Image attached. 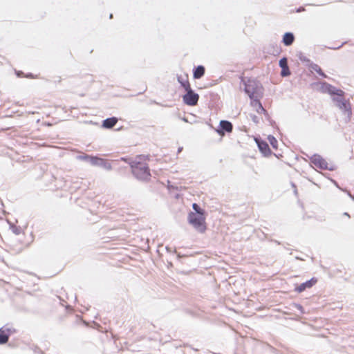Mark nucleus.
I'll list each match as a JSON object with an SVG mask.
<instances>
[{"label": "nucleus", "mask_w": 354, "mask_h": 354, "mask_svg": "<svg viewBox=\"0 0 354 354\" xmlns=\"http://www.w3.org/2000/svg\"><path fill=\"white\" fill-rule=\"evenodd\" d=\"M133 175L139 180H149L151 177L147 160L145 157L139 156L131 163Z\"/></svg>", "instance_id": "obj_1"}, {"label": "nucleus", "mask_w": 354, "mask_h": 354, "mask_svg": "<svg viewBox=\"0 0 354 354\" xmlns=\"http://www.w3.org/2000/svg\"><path fill=\"white\" fill-rule=\"evenodd\" d=\"M188 221L200 233H204L207 230L205 214L198 215L190 212L188 215Z\"/></svg>", "instance_id": "obj_2"}, {"label": "nucleus", "mask_w": 354, "mask_h": 354, "mask_svg": "<svg viewBox=\"0 0 354 354\" xmlns=\"http://www.w3.org/2000/svg\"><path fill=\"white\" fill-rule=\"evenodd\" d=\"M337 106L342 112V120L344 123L351 121L352 116V109L350 102L344 99L337 100Z\"/></svg>", "instance_id": "obj_3"}, {"label": "nucleus", "mask_w": 354, "mask_h": 354, "mask_svg": "<svg viewBox=\"0 0 354 354\" xmlns=\"http://www.w3.org/2000/svg\"><path fill=\"white\" fill-rule=\"evenodd\" d=\"M310 162L317 168L323 170L333 171L335 169V166L331 163H328L320 155L314 154L310 158Z\"/></svg>", "instance_id": "obj_4"}, {"label": "nucleus", "mask_w": 354, "mask_h": 354, "mask_svg": "<svg viewBox=\"0 0 354 354\" xmlns=\"http://www.w3.org/2000/svg\"><path fill=\"white\" fill-rule=\"evenodd\" d=\"M185 91L187 93L183 97L184 102L189 106L196 105L199 99V95L194 93L191 87L190 89H185Z\"/></svg>", "instance_id": "obj_5"}, {"label": "nucleus", "mask_w": 354, "mask_h": 354, "mask_svg": "<svg viewBox=\"0 0 354 354\" xmlns=\"http://www.w3.org/2000/svg\"><path fill=\"white\" fill-rule=\"evenodd\" d=\"M15 330L8 326H4L0 328V344H6L8 342L9 337L13 334Z\"/></svg>", "instance_id": "obj_6"}, {"label": "nucleus", "mask_w": 354, "mask_h": 354, "mask_svg": "<svg viewBox=\"0 0 354 354\" xmlns=\"http://www.w3.org/2000/svg\"><path fill=\"white\" fill-rule=\"evenodd\" d=\"M251 106L259 115H264L266 117L268 115L267 111L263 107L259 100L256 99L252 100L251 101Z\"/></svg>", "instance_id": "obj_7"}, {"label": "nucleus", "mask_w": 354, "mask_h": 354, "mask_svg": "<svg viewBox=\"0 0 354 354\" xmlns=\"http://www.w3.org/2000/svg\"><path fill=\"white\" fill-rule=\"evenodd\" d=\"M221 129H218L217 132L220 135H224V131L231 133L233 129L232 124L227 120H221L220 122Z\"/></svg>", "instance_id": "obj_8"}, {"label": "nucleus", "mask_w": 354, "mask_h": 354, "mask_svg": "<svg viewBox=\"0 0 354 354\" xmlns=\"http://www.w3.org/2000/svg\"><path fill=\"white\" fill-rule=\"evenodd\" d=\"M317 279L312 278L311 279L306 281L305 283H303L299 286H297L295 288V291H297V292H301L304 291L306 288H310L311 287H313L317 283Z\"/></svg>", "instance_id": "obj_9"}, {"label": "nucleus", "mask_w": 354, "mask_h": 354, "mask_svg": "<svg viewBox=\"0 0 354 354\" xmlns=\"http://www.w3.org/2000/svg\"><path fill=\"white\" fill-rule=\"evenodd\" d=\"M255 83L252 81H248L245 84V91L251 99L254 97L257 93V88L254 86Z\"/></svg>", "instance_id": "obj_10"}, {"label": "nucleus", "mask_w": 354, "mask_h": 354, "mask_svg": "<svg viewBox=\"0 0 354 354\" xmlns=\"http://www.w3.org/2000/svg\"><path fill=\"white\" fill-rule=\"evenodd\" d=\"M178 81L184 89H190L191 85L189 81L188 74L178 76Z\"/></svg>", "instance_id": "obj_11"}, {"label": "nucleus", "mask_w": 354, "mask_h": 354, "mask_svg": "<svg viewBox=\"0 0 354 354\" xmlns=\"http://www.w3.org/2000/svg\"><path fill=\"white\" fill-rule=\"evenodd\" d=\"M324 85L326 86L327 91L330 95H336L340 97L344 96V92L342 90L336 88L335 87L328 84H324Z\"/></svg>", "instance_id": "obj_12"}, {"label": "nucleus", "mask_w": 354, "mask_h": 354, "mask_svg": "<svg viewBox=\"0 0 354 354\" xmlns=\"http://www.w3.org/2000/svg\"><path fill=\"white\" fill-rule=\"evenodd\" d=\"M84 158L89 160L93 165L102 166L106 163V161L104 159L95 156H86Z\"/></svg>", "instance_id": "obj_13"}, {"label": "nucleus", "mask_w": 354, "mask_h": 354, "mask_svg": "<svg viewBox=\"0 0 354 354\" xmlns=\"http://www.w3.org/2000/svg\"><path fill=\"white\" fill-rule=\"evenodd\" d=\"M118 120V118L115 117L107 118L103 121L102 127L106 129H111L116 124Z\"/></svg>", "instance_id": "obj_14"}, {"label": "nucleus", "mask_w": 354, "mask_h": 354, "mask_svg": "<svg viewBox=\"0 0 354 354\" xmlns=\"http://www.w3.org/2000/svg\"><path fill=\"white\" fill-rule=\"evenodd\" d=\"M205 71V69L203 66H198L194 70V72H193L194 78V79L201 78L204 75Z\"/></svg>", "instance_id": "obj_15"}, {"label": "nucleus", "mask_w": 354, "mask_h": 354, "mask_svg": "<svg viewBox=\"0 0 354 354\" xmlns=\"http://www.w3.org/2000/svg\"><path fill=\"white\" fill-rule=\"evenodd\" d=\"M295 40L293 34L290 32H286L283 37V42L286 46L291 45Z\"/></svg>", "instance_id": "obj_16"}, {"label": "nucleus", "mask_w": 354, "mask_h": 354, "mask_svg": "<svg viewBox=\"0 0 354 354\" xmlns=\"http://www.w3.org/2000/svg\"><path fill=\"white\" fill-rule=\"evenodd\" d=\"M259 147L260 150L263 152L264 153H267L270 152V148L267 142H261L258 143Z\"/></svg>", "instance_id": "obj_17"}, {"label": "nucleus", "mask_w": 354, "mask_h": 354, "mask_svg": "<svg viewBox=\"0 0 354 354\" xmlns=\"http://www.w3.org/2000/svg\"><path fill=\"white\" fill-rule=\"evenodd\" d=\"M192 207L194 209V211L196 212L195 213L197 214L198 215H204L205 214L204 209H201L196 203H194L192 205Z\"/></svg>", "instance_id": "obj_18"}, {"label": "nucleus", "mask_w": 354, "mask_h": 354, "mask_svg": "<svg viewBox=\"0 0 354 354\" xmlns=\"http://www.w3.org/2000/svg\"><path fill=\"white\" fill-rule=\"evenodd\" d=\"M313 70L318 73L319 75L326 77V75L324 74V73L322 71V68L318 65H315L313 67Z\"/></svg>", "instance_id": "obj_19"}, {"label": "nucleus", "mask_w": 354, "mask_h": 354, "mask_svg": "<svg viewBox=\"0 0 354 354\" xmlns=\"http://www.w3.org/2000/svg\"><path fill=\"white\" fill-rule=\"evenodd\" d=\"M268 140L272 147L277 149L278 143L277 139L274 136H269Z\"/></svg>", "instance_id": "obj_20"}, {"label": "nucleus", "mask_w": 354, "mask_h": 354, "mask_svg": "<svg viewBox=\"0 0 354 354\" xmlns=\"http://www.w3.org/2000/svg\"><path fill=\"white\" fill-rule=\"evenodd\" d=\"M279 66L281 68L288 67L287 59L285 57L281 59L279 61Z\"/></svg>", "instance_id": "obj_21"}, {"label": "nucleus", "mask_w": 354, "mask_h": 354, "mask_svg": "<svg viewBox=\"0 0 354 354\" xmlns=\"http://www.w3.org/2000/svg\"><path fill=\"white\" fill-rule=\"evenodd\" d=\"M290 74V70H289L288 67L282 68L281 73V76L285 77V76L289 75Z\"/></svg>", "instance_id": "obj_22"}, {"label": "nucleus", "mask_w": 354, "mask_h": 354, "mask_svg": "<svg viewBox=\"0 0 354 354\" xmlns=\"http://www.w3.org/2000/svg\"><path fill=\"white\" fill-rule=\"evenodd\" d=\"M54 82L55 83H61L62 82V77L60 76L55 77Z\"/></svg>", "instance_id": "obj_23"}, {"label": "nucleus", "mask_w": 354, "mask_h": 354, "mask_svg": "<svg viewBox=\"0 0 354 354\" xmlns=\"http://www.w3.org/2000/svg\"><path fill=\"white\" fill-rule=\"evenodd\" d=\"M28 243H26V242L22 243L21 246L19 250L21 251V250H24L25 248L28 247Z\"/></svg>", "instance_id": "obj_24"}, {"label": "nucleus", "mask_w": 354, "mask_h": 354, "mask_svg": "<svg viewBox=\"0 0 354 354\" xmlns=\"http://www.w3.org/2000/svg\"><path fill=\"white\" fill-rule=\"evenodd\" d=\"M252 120L255 122V123H259V118L257 116H252Z\"/></svg>", "instance_id": "obj_25"}, {"label": "nucleus", "mask_w": 354, "mask_h": 354, "mask_svg": "<svg viewBox=\"0 0 354 354\" xmlns=\"http://www.w3.org/2000/svg\"><path fill=\"white\" fill-rule=\"evenodd\" d=\"M346 216L350 217V215L348 213H345Z\"/></svg>", "instance_id": "obj_26"}]
</instances>
